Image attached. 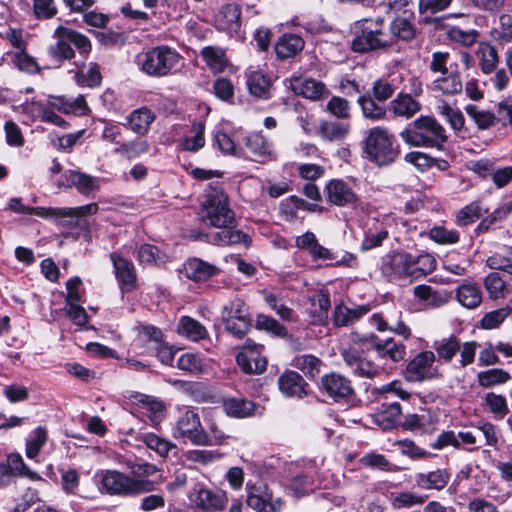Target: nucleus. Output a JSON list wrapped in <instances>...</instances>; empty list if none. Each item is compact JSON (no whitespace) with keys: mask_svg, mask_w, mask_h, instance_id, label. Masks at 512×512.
Instances as JSON below:
<instances>
[{"mask_svg":"<svg viewBox=\"0 0 512 512\" xmlns=\"http://www.w3.org/2000/svg\"><path fill=\"white\" fill-rule=\"evenodd\" d=\"M367 350L373 349L381 358H388L393 362L402 361L406 355V347L393 338L380 340L377 335L352 333L350 342L343 346L340 354L346 366L351 372L359 377L373 378L378 376L383 368L368 359L364 353L363 347Z\"/></svg>","mask_w":512,"mask_h":512,"instance_id":"1","label":"nucleus"},{"mask_svg":"<svg viewBox=\"0 0 512 512\" xmlns=\"http://www.w3.org/2000/svg\"><path fill=\"white\" fill-rule=\"evenodd\" d=\"M200 217L203 223L219 228L210 236V242L219 246L250 244V237L240 230H234L235 214L230 208L226 193L219 188H212L201 204Z\"/></svg>","mask_w":512,"mask_h":512,"instance_id":"2","label":"nucleus"},{"mask_svg":"<svg viewBox=\"0 0 512 512\" xmlns=\"http://www.w3.org/2000/svg\"><path fill=\"white\" fill-rule=\"evenodd\" d=\"M354 38L351 48L354 52L364 53L389 48L387 26L381 17L375 19H361L354 23Z\"/></svg>","mask_w":512,"mask_h":512,"instance_id":"3","label":"nucleus"},{"mask_svg":"<svg viewBox=\"0 0 512 512\" xmlns=\"http://www.w3.org/2000/svg\"><path fill=\"white\" fill-rule=\"evenodd\" d=\"M182 57L173 48L159 45L143 51L136 56L139 69L152 77H165L177 70Z\"/></svg>","mask_w":512,"mask_h":512,"instance_id":"4","label":"nucleus"},{"mask_svg":"<svg viewBox=\"0 0 512 512\" xmlns=\"http://www.w3.org/2000/svg\"><path fill=\"white\" fill-rule=\"evenodd\" d=\"M402 140L416 147L442 148L447 141L444 127L430 116L417 118L410 127L400 133Z\"/></svg>","mask_w":512,"mask_h":512,"instance_id":"5","label":"nucleus"},{"mask_svg":"<svg viewBox=\"0 0 512 512\" xmlns=\"http://www.w3.org/2000/svg\"><path fill=\"white\" fill-rule=\"evenodd\" d=\"M365 153L370 161L383 166L394 162L399 152L394 144L393 134L388 129L377 126L367 133Z\"/></svg>","mask_w":512,"mask_h":512,"instance_id":"6","label":"nucleus"},{"mask_svg":"<svg viewBox=\"0 0 512 512\" xmlns=\"http://www.w3.org/2000/svg\"><path fill=\"white\" fill-rule=\"evenodd\" d=\"M102 485L109 494L117 495H138L153 490L152 481L135 479L116 470L105 472Z\"/></svg>","mask_w":512,"mask_h":512,"instance_id":"7","label":"nucleus"},{"mask_svg":"<svg viewBox=\"0 0 512 512\" xmlns=\"http://www.w3.org/2000/svg\"><path fill=\"white\" fill-rule=\"evenodd\" d=\"M175 439L189 441L196 446L210 445V439L203 429L197 413L186 409L177 419L172 431Z\"/></svg>","mask_w":512,"mask_h":512,"instance_id":"8","label":"nucleus"},{"mask_svg":"<svg viewBox=\"0 0 512 512\" xmlns=\"http://www.w3.org/2000/svg\"><path fill=\"white\" fill-rule=\"evenodd\" d=\"M221 317L226 330L238 338H242L251 327L248 308L239 298L224 305Z\"/></svg>","mask_w":512,"mask_h":512,"instance_id":"9","label":"nucleus"},{"mask_svg":"<svg viewBox=\"0 0 512 512\" xmlns=\"http://www.w3.org/2000/svg\"><path fill=\"white\" fill-rule=\"evenodd\" d=\"M98 209L96 203H90L79 207H48V209L37 210V213L41 218L57 220L62 226L75 227L80 217L94 215Z\"/></svg>","mask_w":512,"mask_h":512,"instance_id":"10","label":"nucleus"},{"mask_svg":"<svg viewBox=\"0 0 512 512\" xmlns=\"http://www.w3.org/2000/svg\"><path fill=\"white\" fill-rule=\"evenodd\" d=\"M434 362V352L419 353L407 364L404 372L405 379L409 382H422L436 378L438 372L432 367Z\"/></svg>","mask_w":512,"mask_h":512,"instance_id":"11","label":"nucleus"},{"mask_svg":"<svg viewBox=\"0 0 512 512\" xmlns=\"http://www.w3.org/2000/svg\"><path fill=\"white\" fill-rule=\"evenodd\" d=\"M321 388L336 402L347 400L354 394L351 381L338 373L324 375L321 379Z\"/></svg>","mask_w":512,"mask_h":512,"instance_id":"12","label":"nucleus"},{"mask_svg":"<svg viewBox=\"0 0 512 512\" xmlns=\"http://www.w3.org/2000/svg\"><path fill=\"white\" fill-rule=\"evenodd\" d=\"M247 504L257 512H277L282 507V500L273 497L266 486H253L249 489Z\"/></svg>","mask_w":512,"mask_h":512,"instance_id":"13","label":"nucleus"},{"mask_svg":"<svg viewBox=\"0 0 512 512\" xmlns=\"http://www.w3.org/2000/svg\"><path fill=\"white\" fill-rule=\"evenodd\" d=\"M285 83L294 94L310 100H319L329 93L322 82L312 78L291 77Z\"/></svg>","mask_w":512,"mask_h":512,"instance_id":"14","label":"nucleus"},{"mask_svg":"<svg viewBox=\"0 0 512 512\" xmlns=\"http://www.w3.org/2000/svg\"><path fill=\"white\" fill-rule=\"evenodd\" d=\"M217 30L233 35L241 28V10L236 3H227L221 6L215 16Z\"/></svg>","mask_w":512,"mask_h":512,"instance_id":"15","label":"nucleus"},{"mask_svg":"<svg viewBox=\"0 0 512 512\" xmlns=\"http://www.w3.org/2000/svg\"><path fill=\"white\" fill-rule=\"evenodd\" d=\"M237 364L247 374H261L266 370L267 359L260 355L258 346L244 347L236 357Z\"/></svg>","mask_w":512,"mask_h":512,"instance_id":"16","label":"nucleus"},{"mask_svg":"<svg viewBox=\"0 0 512 512\" xmlns=\"http://www.w3.org/2000/svg\"><path fill=\"white\" fill-rule=\"evenodd\" d=\"M245 145L254 155L256 161L265 163L277 160V153L274 151L272 143L261 133L254 132L249 134L245 138Z\"/></svg>","mask_w":512,"mask_h":512,"instance_id":"17","label":"nucleus"},{"mask_svg":"<svg viewBox=\"0 0 512 512\" xmlns=\"http://www.w3.org/2000/svg\"><path fill=\"white\" fill-rule=\"evenodd\" d=\"M110 258L121 289L126 291L132 290L136 282V272L133 263L118 253H111Z\"/></svg>","mask_w":512,"mask_h":512,"instance_id":"18","label":"nucleus"},{"mask_svg":"<svg viewBox=\"0 0 512 512\" xmlns=\"http://www.w3.org/2000/svg\"><path fill=\"white\" fill-rule=\"evenodd\" d=\"M327 197L330 203L337 206H346L354 204L357 196L351 187L343 180H331L327 186Z\"/></svg>","mask_w":512,"mask_h":512,"instance_id":"19","label":"nucleus"},{"mask_svg":"<svg viewBox=\"0 0 512 512\" xmlns=\"http://www.w3.org/2000/svg\"><path fill=\"white\" fill-rule=\"evenodd\" d=\"M463 84L459 72L451 69L445 74L438 75L432 82V90L442 93L443 95L453 96L460 93Z\"/></svg>","mask_w":512,"mask_h":512,"instance_id":"20","label":"nucleus"},{"mask_svg":"<svg viewBox=\"0 0 512 512\" xmlns=\"http://www.w3.org/2000/svg\"><path fill=\"white\" fill-rule=\"evenodd\" d=\"M69 186H73L77 191L85 196L99 190L100 181L98 178L82 173L77 170H68L64 174Z\"/></svg>","mask_w":512,"mask_h":512,"instance_id":"21","label":"nucleus"},{"mask_svg":"<svg viewBox=\"0 0 512 512\" xmlns=\"http://www.w3.org/2000/svg\"><path fill=\"white\" fill-rule=\"evenodd\" d=\"M304 48V40L297 34H283L275 44V53L281 60L292 58Z\"/></svg>","mask_w":512,"mask_h":512,"instance_id":"22","label":"nucleus"},{"mask_svg":"<svg viewBox=\"0 0 512 512\" xmlns=\"http://www.w3.org/2000/svg\"><path fill=\"white\" fill-rule=\"evenodd\" d=\"M388 46L392 47L398 40L409 41L415 36L414 25L404 17H396L387 27Z\"/></svg>","mask_w":512,"mask_h":512,"instance_id":"23","label":"nucleus"},{"mask_svg":"<svg viewBox=\"0 0 512 512\" xmlns=\"http://www.w3.org/2000/svg\"><path fill=\"white\" fill-rule=\"evenodd\" d=\"M414 295L432 308H439L447 304L452 298L451 293L447 290H435L428 285H417L414 288Z\"/></svg>","mask_w":512,"mask_h":512,"instance_id":"24","label":"nucleus"},{"mask_svg":"<svg viewBox=\"0 0 512 512\" xmlns=\"http://www.w3.org/2000/svg\"><path fill=\"white\" fill-rule=\"evenodd\" d=\"M246 83L249 92L258 98H267L270 88V80L263 71L250 67L246 71Z\"/></svg>","mask_w":512,"mask_h":512,"instance_id":"25","label":"nucleus"},{"mask_svg":"<svg viewBox=\"0 0 512 512\" xmlns=\"http://www.w3.org/2000/svg\"><path fill=\"white\" fill-rule=\"evenodd\" d=\"M304 384L303 378L295 371H287L278 379L279 389L287 397H302Z\"/></svg>","mask_w":512,"mask_h":512,"instance_id":"26","label":"nucleus"},{"mask_svg":"<svg viewBox=\"0 0 512 512\" xmlns=\"http://www.w3.org/2000/svg\"><path fill=\"white\" fill-rule=\"evenodd\" d=\"M184 271L189 279L205 281L217 274L218 268L198 258L189 259L184 265Z\"/></svg>","mask_w":512,"mask_h":512,"instance_id":"27","label":"nucleus"},{"mask_svg":"<svg viewBox=\"0 0 512 512\" xmlns=\"http://www.w3.org/2000/svg\"><path fill=\"white\" fill-rule=\"evenodd\" d=\"M456 298L461 306L474 309L482 302V292L475 283L466 281L457 288Z\"/></svg>","mask_w":512,"mask_h":512,"instance_id":"28","label":"nucleus"},{"mask_svg":"<svg viewBox=\"0 0 512 512\" xmlns=\"http://www.w3.org/2000/svg\"><path fill=\"white\" fill-rule=\"evenodd\" d=\"M396 116L411 118L421 109V104L408 93H400L390 103Z\"/></svg>","mask_w":512,"mask_h":512,"instance_id":"29","label":"nucleus"},{"mask_svg":"<svg viewBox=\"0 0 512 512\" xmlns=\"http://www.w3.org/2000/svg\"><path fill=\"white\" fill-rule=\"evenodd\" d=\"M154 119V113L146 107L134 110L127 118L129 128L138 135H145Z\"/></svg>","mask_w":512,"mask_h":512,"instance_id":"30","label":"nucleus"},{"mask_svg":"<svg viewBox=\"0 0 512 512\" xmlns=\"http://www.w3.org/2000/svg\"><path fill=\"white\" fill-rule=\"evenodd\" d=\"M389 267L391 272L399 278L414 279L413 255L399 252L391 256Z\"/></svg>","mask_w":512,"mask_h":512,"instance_id":"31","label":"nucleus"},{"mask_svg":"<svg viewBox=\"0 0 512 512\" xmlns=\"http://www.w3.org/2000/svg\"><path fill=\"white\" fill-rule=\"evenodd\" d=\"M265 303L283 320L291 321L293 310L286 305L282 292L264 290L262 292Z\"/></svg>","mask_w":512,"mask_h":512,"instance_id":"32","label":"nucleus"},{"mask_svg":"<svg viewBox=\"0 0 512 512\" xmlns=\"http://www.w3.org/2000/svg\"><path fill=\"white\" fill-rule=\"evenodd\" d=\"M401 415V406L397 402L384 403L375 414L376 423L384 430L391 429Z\"/></svg>","mask_w":512,"mask_h":512,"instance_id":"33","label":"nucleus"},{"mask_svg":"<svg viewBox=\"0 0 512 512\" xmlns=\"http://www.w3.org/2000/svg\"><path fill=\"white\" fill-rule=\"evenodd\" d=\"M476 56L479 60L480 69L484 74L492 73L499 62L496 49L486 42L478 44Z\"/></svg>","mask_w":512,"mask_h":512,"instance_id":"34","label":"nucleus"},{"mask_svg":"<svg viewBox=\"0 0 512 512\" xmlns=\"http://www.w3.org/2000/svg\"><path fill=\"white\" fill-rule=\"evenodd\" d=\"M357 102L366 119L378 121L384 119L387 114L386 107L376 102V99L370 94L359 96Z\"/></svg>","mask_w":512,"mask_h":512,"instance_id":"35","label":"nucleus"},{"mask_svg":"<svg viewBox=\"0 0 512 512\" xmlns=\"http://www.w3.org/2000/svg\"><path fill=\"white\" fill-rule=\"evenodd\" d=\"M369 308L367 306H359L356 308H348L345 305H338L334 310V323L336 326H348L357 321L361 316L367 314Z\"/></svg>","mask_w":512,"mask_h":512,"instance_id":"36","label":"nucleus"},{"mask_svg":"<svg viewBox=\"0 0 512 512\" xmlns=\"http://www.w3.org/2000/svg\"><path fill=\"white\" fill-rule=\"evenodd\" d=\"M450 475L444 470L437 469L417 476V484L424 489H443L449 482Z\"/></svg>","mask_w":512,"mask_h":512,"instance_id":"37","label":"nucleus"},{"mask_svg":"<svg viewBox=\"0 0 512 512\" xmlns=\"http://www.w3.org/2000/svg\"><path fill=\"white\" fill-rule=\"evenodd\" d=\"M191 136L184 137L180 142V147L184 151L197 152L205 145V123L194 122L191 126Z\"/></svg>","mask_w":512,"mask_h":512,"instance_id":"38","label":"nucleus"},{"mask_svg":"<svg viewBox=\"0 0 512 512\" xmlns=\"http://www.w3.org/2000/svg\"><path fill=\"white\" fill-rule=\"evenodd\" d=\"M201 56L214 73L222 72L228 64L225 51L220 47H204L201 51Z\"/></svg>","mask_w":512,"mask_h":512,"instance_id":"39","label":"nucleus"},{"mask_svg":"<svg viewBox=\"0 0 512 512\" xmlns=\"http://www.w3.org/2000/svg\"><path fill=\"white\" fill-rule=\"evenodd\" d=\"M197 498L199 505L206 511L222 510L228 501L224 492H213L208 489H201Z\"/></svg>","mask_w":512,"mask_h":512,"instance_id":"40","label":"nucleus"},{"mask_svg":"<svg viewBox=\"0 0 512 512\" xmlns=\"http://www.w3.org/2000/svg\"><path fill=\"white\" fill-rule=\"evenodd\" d=\"M178 332L193 341H199L208 335L206 328L200 322L188 316L180 319Z\"/></svg>","mask_w":512,"mask_h":512,"instance_id":"41","label":"nucleus"},{"mask_svg":"<svg viewBox=\"0 0 512 512\" xmlns=\"http://www.w3.org/2000/svg\"><path fill=\"white\" fill-rule=\"evenodd\" d=\"M227 415L236 418H245L254 414L255 405L245 399L228 398L223 403Z\"/></svg>","mask_w":512,"mask_h":512,"instance_id":"42","label":"nucleus"},{"mask_svg":"<svg viewBox=\"0 0 512 512\" xmlns=\"http://www.w3.org/2000/svg\"><path fill=\"white\" fill-rule=\"evenodd\" d=\"M65 27L59 26L54 31V37L57 38L55 45L49 47V53L57 60H67L74 56V51L68 39H64Z\"/></svg>","mask_w":512,"mask_h":512,"instance_id":"43","label":"nucleus"},{"mask_svg":"<svg viewBox=\"0 0 512 512\" xmlns=\"http://www.w3.org/2000/svg\"><path fill=\"white\" fill-rule=\"evenodd\" d=\"M135 399L141 404L143 409L147 410L148 417L154 424L159 423L163 419L165 406L162 401L143 394L135 396Z\"/></svg>","mask_w":512,"mask_h":512,"instance_id":"44","label":"nucleus"},{"mask_svg":"<svg viewBox=\"0 0 512 512\" xmlns=\"http://www.w3.org/2000/svg\"><path fill=\"white\" fill-rule=\"evenodd\" d=\"M349 132V125L334 121L322 122L319 133L322 139L326 141H341Z\"/></svg>","mask_w":512,"mask_h":512,"instance_id":"45","label":"nucleus"},{"mask_svg":"<svg viewBox=\"0 0 512 512\" xmlns=\"http://www.w3.org/2000/svg\"><path fill=\"white\" fill-rule=\"evenodd\" d=\"M75 80L82 87L95 88L100 86L102 76L97 63H90L87 70L81 69L76 72Z\"/></svg>","mask_w":512,"mask_h":512,"instance_id":"46","label":"nucleus"},{"mask_svg":"<svg viewBox=\"0 0 512 512\" xmlns=\"http://www.w3.org/2000/svg\"><path fill=\"white\" fill-rule=\"evenodd\" d=\"M510 379V374L499 368H493L481 371L477 374V381L483 388H491L496 385L504 384Z\"/></svg>","mask_w":512,"mask_h":512,"instance_id":"47","label":"nucleus"},{"mask_svg":"<svg viewBox=\"0 0 512 512\" xmlns=\"http://www.w3.org/2000/svg\"><path fill=\"white\" fill-rule=\"evenodd\" d=\"M486 263L491 269L504 270L508 272V269L512 265V247H499L487 258Z\"/></svg>","mask_w":512,"mask_h":512,"instance_id":"48","label":"nucleus"},{"mask_svg":"<svg viewBox=\"0 0 512 512\" xmlns=\"http://www.w3.org/2000/svg\"><path fill=\"white\" fill-rule=\"evenodd\" d=\"M321 365L322 361L313 355H299L293 360V366L310 378L319 374Z\"/></svg>","mask_w":512,"mask_h":512,"instance_id":"49","label":"nucleus"},{"mask_svg":"<svg viewBox=\"0 0 512 512\" xmlns=\"http://www.w3.org/2000/svg\"><path fill=\"white\" fill-rule=\"evenodd\" d=\"M484 405L496 419H503L509 410L506 398L494 392H489L485 395Z\"/></svg>","mask_w":512,"mask_h":512,"instance_id":"50","label":"nucleus"},{"mask_svg":"<svg viewBox=\"0 0 512 512\" xmlns=\"http://www.w3.org/2000/svg\"><path fill=\"white\" fill-rule=\"evenodd\" d=\"M487 211L488 209H484L480 202H472L458 212L456 216V223L459 226H467L479 219L483 212Z\"/></svg>","mask_w":512,"mask_h":512,"instance_id":"51","label":"nucleus"},{"mask_svg":"<svg viewBox=\"0 0 512 512\" xmlns=\"http://www.w3.org/2000/svg\"><path fill=\"white\" fill-rule=\"evenodd\" d=\"M434 349L439 359H442L445 362H450L455 354L460 350V341L454 336L444 338L435 342Z\"/></svg>","mask_w":512,"mask_h":512,"instance_id":"52","label":"nucleus"},{"mask_svg":"<svg viewBox=\"0 0 512 512\" xmlns=\"http://www.w3.org/2000/svg\"><path fill=\"white\" fill-rule=\"evenodd\" d=\"M465 111L479 129H488L496 123L497 117L493 113L479 109L476 105L466 106Z\"/></svg>","mask_w":512,"mask_h":512,"instance_id":"53","label":"nucleus"},{"mask_svg":"<svg viewBox=\"0 0 512 512\" xmlns=\"http://www.w3.org/2000/svg\"><path fill=\"white\" fill-rule=\"evenodd\" d=\"M397 89L394 79L381 78L372 85V96L378 102H385L390 99Z\"/></svg>","mask_w":512,"mask_h":512,"instance_id":"54","label":"nucleus"},{"mask_svg":"<svg viewBox=\"0 0 512 512\" xmlns=\"http://www.w3.org/2000/svg\"><path fill=\"white\" fill-rule=\"evenodd\" d=\"M47 441V431L44 427L36 428L26 443V455L28 458H35Z\"/></svg>","mask_w":512,"mask_h":512,"instance_id":"55","label":"nucleus"},{"mask_svg":"<svg viewBox=\"0 0 512 512\" xmlns=\"http://www.w3.org/2000/svg\"><path fill=\"white\" fill-rule=\"evenodd\" d=\"M511 308L503 307L486 313L480 321L481 328L491 330L498 328L510 315Z\"/></svg>","mask_w":512,"mask_h":512,"instance_id":"56","label":"nucleus"},{"mask_svg":"<svg viewBox=\"0 0 512 512\" xmlns=\"http://www.w3.org/2000/svg\"><path fill=\"white\" fill-rule=\"evenodd\" d=\"M143 442L148 448L154 450L160 456H166L171 449L175 448V445L168 440L160 438L159 436L148 433L143 435Z\"/></svg>","mask_w":512,"mask_h":512,"instance_id":"57","label":"nucleus"},{"mask_svg":"<svg viewBox=\"0 0 512 512\" xmlns=\"http://www.w3.org/2000/svg\"><path fill=\"white\" fill-rule=\"evenodd\" d=\"M414 279H419L435 269V259L429 254L413 256Z\"/></svg>","mask_w":512,"mask_h":512,"instance_id":"58","label":"nucleus"},{"mask_svg":"<svg viewBox=\"0 0 512 512\" xmlns=\"http://www.w3.org/2000/svg\"><path fill=\"white\" fill-rule=\"evenodd\" d=\"M312 305L315 307L313 313L315 314L314 322H323L327 318L328 310L330 308V298L326 293H318L311 299Z\"/></svg>","mask_w":512,"mask_h":512,"instance_id":"59","label":"nucleus"},{"mask_svg":"<svg viewBox=\"0 0 512 512\" xmlns=\"http://www.w3.org/2000/svg\"><path fill=\"white\" fill-rule=\"evenodd\" d=\"M430 238L439 244H454L459 241L457 231L442 226H435L430 230Z\"/></svg>","mask_w":512,"mask_h":512,"instance_id":"60","label":"nucleus"},{"mask_svg":"<svg viewBox=\"0 0 512 512\" xmlns=\"http://www.w3.org/2000/svg\"><path fill=\"white\" fill-rule=\"evenodd\" d=\"M327 111L333 116L346 119L350 116V105L349 102L339 96H333L326 105Z\"/></svg>","mask_w":512,"mask_h":512,"instance_id":"61","label":"nucleus"},{"mask_svg":"<svg viewBox=\"0 0 512 512\" xmlns=\"http://www.w3.org/2000/svg\"><path fill=\"white\" fill-rule=\"evenodd\" d=\"M425 498L413 492H403L396 495L392 500V505L396 509L409 508L415 505H421Z\"/></svg>","mask_w":512,"mask_h":512,"instance_id":"62","label":"nucleus"},{"mask_svg":"<svg viewBox=\"0 0 512 512\" xmlns=\"http://www.w3.org/2000/svg\"><path fill=\"white\" fill-rule=\"evenodd\" d=\"M289 488L296 497H300L313 490V481L305 474L297 475L290 480Z\"/></svg>","mask_w":512,"mask_h":512,"instance_id":"63","label":"nucleus"},{"mask_svg":"<svg viewBox=\"0 0 512 512\" xmlns=\"http://www.w3.org/2000/svg\"><path fill=\"white\" fill-rule=\"evenodd\" d=\"M484 284L491 298L498 299L503 296L505 282L498 273H490L487 275Z\"/></svg>","mask_w":512,"mask_h":512,"instance_id":"64","label":"nucleus"}]
</instances>
